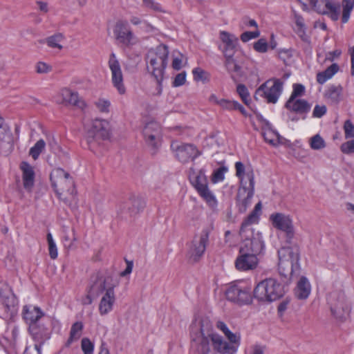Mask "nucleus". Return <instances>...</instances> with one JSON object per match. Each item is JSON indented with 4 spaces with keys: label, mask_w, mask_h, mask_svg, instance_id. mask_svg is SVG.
<instances>
[{
    "label": "nucleus",
    "mask_w": 354,
    "mask_h": 354,
    "mask_svg": "<svg viewBox=\"0 0 354 354\" xmlns=\"http://www.w3.org/2000/svg\"><path fill=\"white\" fill-rule=\"evenodd\" d=\"M261 211V203L259 202L252 212L243 221L239 232L243 239L239 252H248L257 257L264 250L265 245L261 234L259 232H254L250 227L252 224L258 223Z\"/></svg>",
    "instance_id": "f257e3e1"
},
{
    "label": "nucleus",
    "mask_w": 354,
    "mask_h": 354,
    "mask_svg": "<svg viewBox=\"0 0 354 354\" xmlns=\"http://www.w3.org/2000/svg\"><path fill=\"white\" fill-rule=\"evenodd\" d=\"M206 326H208V323ZM210 342L214 348L221 354H234L237 350L235 346L223 340L219 335L212 333L208 327L204 328L203 324L201 323L199 331L192 333V348L199 354H209Z\"/></svg>",
    "instance_id": "f03ea898"
},
{
    "label": "nucleus",
    "mask_w": 354,
    "mask_h": 354,
    "mask_svg": "<svg viewBox=\"0 0 354 354\" xmlns=\"http://www.w3.org/2000/svg\"><path fill=\"white\" fill-rule=\"evenodd\" d=\"M169 49L167 46L160 44L154 50H149L146 56L147 68L157 82V94L162 91V82L167 66Z\"/></svg>",
    "instance_id": "7ed1b4c3"
},
{
    "label": "nucleus",
    "mask_w": 354,
    "mask_h": 354,
    "mask_svg": "<svg viewBox=\"0 0 354 354\" xmlns=\"http://www.w3.org/2000/svg\"><path fill=\"white\" fill-rule=\"evenodd\" d=\"M279 274L286 279H290L298 274L299 265V248L297 245H286L278 251Z\"/></svg>",
    "instance_id": "20e7f679"
},
{
    "label": "nucleus",
    "mask_w": 354,
    "mask_h": 354,
    "mask_svg": "<svg viewBox=\"0 0 354 354\" xmlns=\"http://www.w3.org/2000/svg\"><path fill=\"white\" fill-rule=\"evenodd\" d=\"M109 123L106 120L96 118L86 127L85 140L89 150L96 153L102 142L109 138Z\"/></svg>",
    "instance_id": "39448f33"
},
{
    "label": "nucleus",
    "mask_w": 354,
    "mask_h": 354,
    "mask_svg": "<svg viewBox=\"0 0 354 354\" xmlns=\"http://www.w3.org/2000/svg\"><path fill=\"white\" fill-rule=\"evenodd\" d=\"M50 180L57 196L65 203L68 202V198H62L64 194L71 196L76 194L73 178L63 169L59 167L54 169L50 174Z\"/></svg>",
    "instance_id": "423d86ee"
},
{
    "label": "nucleus",
    "mask_w": 354,
    "mask_h": 354,
    "mask_svg": "<svg viewBox=\"0 0 354 354\" xmlns=\"http://www.w3.org/2000/svg\"><path fill=\"white\" fill-rule=\"evenodd\" d=\"M284 294V287L273 278L260 281L253 290V297L259 301L271 302L282 297Z\"/></svg>",
    "instance_id": "0eeeda50"
},
{
    "label": "nucleus",
    "mask_w": 354,
    "mask_h": 354,
    "mask_svg": "<svg viewBox=\"0 0 354 354\" xmlns=\"http://www.w3.org/2000/svg\"><path fill=\"white\" fill-rule=\"evenodd\" d=\"M119 285V279L108 271L97 272L91 276L90 285L88 287V292L93 295L98 296L100 294L109 288L114 289Z\"/></svg>",
    "instance_id": "6e6552de"
},
{
    "label": "nucleus",
    "mask_w": 354,
    "mask_h": 354,
    "mask_svg": "<svg viewBox=\"0 0 354 354\" xmlns=\"http://www.w3.org/2000/svg\"><path fill=\"white\" fill-rule=\"evenodd\" d=\"M246 59V57L241 53L227 55L225 57V67L234 83L239 82L245 77L244 68Z\"/></svg>",
    "instance_id": "1a4fd4ad"
},
{
    "label": "nucleus",
    "mask_w": 354,
    "mask_h": 354,
    "mask_svg": "<svg viewBox=\"0 0 354 354\" xmlns=\"http://www.w3.org/2000/svg\"><path fill=\"white\" fill-rule=\"evenodd\" d=\"M227 300L239 305L249 304L252 301V289L242 283L230 285L225 290Z\"/></svg>",
    "instance_id": "9d476101"
},
{
    "label": "nucleus",
    "mask_w": 354,
    "mask_h": 354,
    "mask_svg": "<svg viewBox=\"0 0 354 354\" xmlns=\"http://www.w3.org/2000/svg\"><path fill=\"white\" fill-rule=\"evenodd\" d=\"M246 177L249 180V185H241L237 194V205L239 212L244 213L248 207L251 204L252 198L254 194V172L248 171Z\"/></svg>",
    "instance_id": "9b49d317"
},
{
    "label": "nucleus",
    "mask_w": 354,
    "mask_h": 354,
    "mask_svg": "<svg viewBox=\"0 0 354 354\" xmlns=\"http://www.w3.org/2000/svg\"><path fill=\"white\" fill-rule=\"evenodd\" d=\"M171 149L174 153L175 157L183 163L194 160L201 154L194 145L183 143L178 140L171 142Z\"/></svg>",
    "instance_id": "f8f14e48"
},
{
    "label": "nucleus",
    "mask_w": 354,
    "mask_h": 354,
    "mask_svg": "<svg viewBox=\"0 0 354 354\" xmlns=\"http://www.w3.org/2000/svg\"><path fill=\"white\" fill-rule=\"evenodd\" d=\"M282 90L283 82L280 80H274L272 84H270V81H267L257 88L254 97L257 99L259 95L264 97L268 103L275 104L278 101Z\"/></svg>",
    "instance_id": "ddd939ff"
},
{
    "label": "nucleus",
    "mask_w": 354,
    "mask_h": 354,
    "mask_svg": "<svg viewBox=\"0 0 354 354\" xmlns=\"http://www.w3.org/2000/svg\"><path fill=\"white\" fill-rule=\"evenodd\" d=\"M270 220L274 227L284 232L286 243L292 245L293 243L295 231L292 220L290 216L282 213H274L270 216Z\"/></svg>",
    "instance_id": "4468645a"
},
{
    "label": "nucleus",
    "mask_w": 354,
    "mask_h": 354,
    "mask_svg": "<svg viewBox=\"0 0 354 354\" xmlns=\"http://www.w3.org/2000/svg\"><path fill=\"white\" fill-rule=\"evenodd\" d=\"M115 39L124 47H131L138 42V39L125 20L118 21L113 29Z\"/></svg>",
    "instance_id": "2eb2a0df"
},
{
    "label": "nucleus",
    "mask_w": 354,
    "mask_h": 354,
    "mask_svg": "<svg viewBox=\"0 0 354 354\" xmlns=\"http://www.w3.org/2000/svg\"><path fill=\"white\" fill-rule=\"evenodd\" d=\"M311 8L322 15H328L332 20L339 18L340 3L333 0H308Z\"/></svg>",
    "instance_id": "dca6fc26"
},
{
    "label": "nucleus",
    "mask_w": 354,
    "mask_h": 354,
    "mask_svg": "<svg viewBox=\"0 0 354 354\" xmlns=\"http://www.w3.org/2000/svg\"><path fill=\"white\" fill-rule=\"evenodd\" d=\"M209 232L207 229H204L201 232L198 240L194 239L187 252L189 260L193 263L197 262L204 254L206 245L209 241Z\"/></svg>",
    "instance_id": "f3484780"
},
{
    "label": "nucleus",
    "mask_w": 354,
    "mask_h": 354,
    "mask_svg": "<svg viewBox=\"0 0 354 354\" xmlns=\"http://www.w3.org/2000/svg\"><path fill=\"white\" fill-rule=\"evenodd\" d=\"M199 195L208 203L209 206L214 207L217 204L216 199L208 188L207 181L203 171L201 170L192 182Z\"/></svg>",
    "instance_id": "a211bd4d"
},
{
    "label": "nucleus",
    "mask_w": 354,
    "mask_h": 354,
    "mask_svg": "<svg viewBox=\"0 0 354 354\" xmlns=\"http://www.w3.org/2000/svg\"><path fill=\"white\" fill-rule=\"evenodd\" d=\"M109 67L111 71V81L113 86L116 88L120 94H124L126 89L123 84V74L120 62L114 53L110 55Z\"/></svg>",
    "instance_id": "6ab92c4d"
},
{
    "label": "nucleus",
    "mask_w": 354,
    "mask_h": 354,
    "mask_svg": "<svg viewBox=\"0 0 354 354\" xmlns=\"http://www.w3.org/2000/svg\"><path fill=\"white\" fill-rule=\"evenodd\" d=\"M328 304L330 305L331 313L337 319H344L345 315L349 312L348 306L342 293L331 294L328 298Z\"/></svg>",
    "instance_id": "aec40b11"
},
{
    "label": "nucleus",
    "mask_w": 354,
    "mask_h": 354,
    "mask_svg": "<svg viewBox=\"0 0 354 354\" xmlns=\"http://www.w3.org/2000/svg\"><path fill=\"white\" fill-rule=\"evenodd\" d=\"M15 303V297L10 287L7 283L0 281V312L8 313Z\"/></svg>",
    "instance_id": "412c9836"
},
{
    "label": "nucleus",
    "mask_w": 354,
    "mask_h": 354,
    "mask_svg": "<svg viewBox=\"0 0 354 354\" xmlns=\"http://www.w3.org/2000/svg\"><path fill=\"white\" fill-rule=\"evenodd\" d=\"M28 330L34 340L37 342V343L35 344V348L40 354L41 346L50 338L48 329L43 324L40 325L39 323L32 325V326L29 327Z\"/></svg>",
    "instance_id": "4be33fe9"
},
{
    "label": "nucleus",
    "mask_w": 354,
    "mask_h": 354,
    "mask_svg": "<svg viewBox=\"0 0 354 354\" xmlns=\"http://www.w3.org/2000/svg\"><path fill=\"white\" fill-rule=\"evenodd\" d=\"M60 95L62 98V104L64 105H72L80 109L86 107L85 102L79 97L76 91L64 88L61 90Z\"/></svg>",
    "instance_id": "5701e85b"
},
{
    "label": "nucleus",
    "mask_w": 354,
    "mask_h": 354,
    "mask_svg": "<svg viewBox=\"0 0 354 354\" xmlns=\"http://www.w3.org/2000/svg\"><path fill=\"white\" fill-rule=\"evenodd\" d=\"M44 316V313L37 306L29 305L23 308V317L29 327L39 324Z\"/></svg>",
    "instance_id": "b1692460"
},
{
    "label": "nucleus",
    "mask_w": 354,
    "mask_h": 354,
    "mask_svg": "<svg viewBox=\"0 0 354 354\" xmlns=\"http://www.w3.org/2000/svg\"><path fill=\"white\" fill-rule=\"evenodd\" d=\"M257 263V257L248 252H239V256L235 261V266L239 270H248L254 269Z\"/></svg>",
    "instance_id": "393cba45"
},
{
    "label": "nucleus",
    "mask_w": 354,
    "mask_h": 354,
    "mask_svg": "<svg viewBox=\"0 0 354 354\" xmlns=\"http://www.w3.org/2000/svg\"><path fill=\"white\" fill-rule=\"evenodd\" d=\"M284 106L290 112L301 115L302 119L306 118V115L311 108L310 104L306 100L302 99L288 100Z\"/></svg>",
    "instance_id": "a878e982"
},
{
    "label": "nucleus",
    "mask_w": 354,
    "mask_h": 354,
    "mask_svg": "<svg viewBox=\"0 0 354 354\" xmlns=\"http://www.w3.org/2000/svg\"><path fill=\"white\" fill-rule=\"evenodd\" d=\"M220 39L224 45L223 52L225 57H227V55L235 54L234 49L238 44V38L235 35L226 31H221Z\"/></svg>",
    "instance_id": "bb28decb"
},
{
    "label": "nucleus",
    "mask_w": 354,
    "mask_h": 354,
    "mask_svg": "<svg viewBox=\"0 0 354 354\" xmlns=\"http://www.w3.org/2000/svg\"><path fill=\"white\" fill-rule=\"evenodd\" d=\"M115 301L114 289L109 288L102 297L99 304V311L101 315H105L113 309Z\"/></svg>",
    "instance_id": "cd10ccee"
},
{
    "label": "nucleus",
    "mask_w": 354,
    "mask_h": 354,
    "mask_svg": "<svg viewBox=\"0 0 354 354\" xmlns=\"http://www.w3.org/2000/svg\"><path fill=\"white\" fill-rule=\"evenodd\" d=\"M160 133V126L158 123L151 122L143 129V136L148 145L156 147V138Z\"/></svg>",
    "instance_id": "c85d7f7f"
},
{
    "label": "nucleus",
    "mask_w": 354,
    "mask_h": 354,
    "mask_svg": "<svg viewBox=\"0 0 354 354\" xmlns=\"http://www.w3.org/2000/svg\"><path fill=\"white\" fill-rule=\"evenodd\" d=\"M145 207V202L142 198L132 196L125 203L124 209L130 216H133L142 211Z\"/></svg>",
    "instance_id": "c756f323"
},
{
    "label": "nucleus",
    "mask_w": 354,
    "mask_h": 354,
    "mask_svg": "<svg viewBox=\"0 0 354 354\" xmlns=\"http://www.w3.org/2000/svg\"><path fill=\"white\" fill-rule=\"evenodd\" d=\"M22 171L24 187L30 191L35 183V171L32 167L26 162H22L20 166Z\"/></svg>",
    "instance_id": "7c9ffc66"
},
{
    "label": "nucleus",
    "mask_w": 354,
    "mask_h": 354,
    "mask_svg": "<svg viewBox=\"0 0 354 354\" xmlns=\"http://www.w3.org/2000/svg\"><path fill=\"white\" fill-rule=\"evenodd\" d=\"M310 292V285L305 277H301L295 289V295L299 299H306Z\"/></svg>",
    "instance_id": "2f4dec72"
},
{
    "label": "nucleus",
    "mask_w": 354,
    "mask_h": 354,
    "mask_svg": "<svg viewBox=\"0 0 354 354\" xmlns=\"http://www.w3.org/2000/svg\"><path fill=\"white\" fill-rule=\"evenodd\" d=\"M83 328L82 322H76L71 326L69 337L65 344L66 347H69L73 342H77L81 337Z\"/></svg>",
    "instance_id": "473e14b6"
},
{
    "label": "nucleus",
    "mask_w": 354,
    "mask_h": 354,
    "mask_svg": "<svg viewBox=\"0 0 354 354\" xmlns=\"http://www.w3.org/2000/svg\"><path fill=\"white\" fill-rule=\"evenodd\" d=\"M342 87L340 85L330 86L325 93L326 97L333 104H337L342 100Z\"/></svg>",
    "instance_id": "72a5a7b5"
},
{
    "label": "nucleus",
    "mask_w": 354,
    "mask_h": 354,
    "mask_svg": "<svg viewBox=\"0 0 354 354\" xmlns=\"http://www.w3.org/2000/svg\"><path fill=\"white\" fill-rule=\"evenodd\" d=\"M339 70L337 64H333L325 71L319 72L317 74V81L319 84H323L328 80L330 79Z\"/></svg>",
    "instance_id": "f704fd0d"
},
{
    "label": "nucleus",
    "mask_w": 354,
    "mask_h": 354,
    "mask_svg": "<svg viewBox=\"0 0 354 354\" xmlns=\"http://www.w3.org/2000/svg\"><path fill=\"white\" fill-rule=\"evenodd\" d=\"M64 37L62 34L57 33L47 37L44 40H40L39 43L43 44L46 42L47 45L50 48H58L59 50H62L63 48V46L60 44V42H62L64 40Z\"/></svg>",
    "instance_id": "c9c22d12"
},
{
    "label": "nucleus",
    "mask_w": 354,
    "mask_h": 354,
    "mask_svg": "<svg viewBox=\"0 0 354 354\" xmlns=\"http://www.w3.org/2000/svg\"><path fill=\"white\" fill-rule=\"evenodd\" d=\"M342 15L341 17L342 22L345 24L348 22L351 12L354 7V0H342Z\"/></svg>",
    "instance_id": "e433bc0d"
},
{
    "label": "nucleus",
    "mask_w": 354,
    "mask_h": 354,
    "mask_svg": "<svg viewBox=\"0 0 354 354\" xmlns=\"http://www.w3.org/2000/svg\"><path fill=\"white\" fill-rule=\"evenodd\" d=\"M12 140V133L8 127L3 126V119L0 118V147L3 142L10 144Z\"/></svg>",
    "instance_id": "4c0bfd02"
},
{
    "label": "nucleus",
    "mask_w": 354,
    "mask_h": 354,
    "mask_svg": "<svg viewBox=\"0 0 354 354\" xmlns=\"http://www.w3.org/2000/svg\"><path fill=\"white\" fill-rule=\"evenodd\" d=\"M216 327L225 334L230 343L236 344L239 342V337H238L236 334L232 333L224 322H218Z\"/></svg>",
    "instance_id": "58836bf2"
},
{
    "label": "nucleus",
    "mask_w": 354,
    "mask_h": 354,
    "mask_svg": "<svg viewBox=\"0 0 354 354\" xmlns=\"http://www.w3.org/2000/svg\"><path fill=\"white\" fill-rule=\"evenodd\" d=\"M46 143L44 140H39L35 145L30 148L29 154L32 156L34 160H37L41 153V151L45 148Z\"/></svg>",
    "instance_id": "ea45409f"
},
{
    "label": "nucleus",
    "mask_w": 354,
    "mask_h": 354,
    "mask_svg": "<svg viewBox=\"0 0 354 354\" xmlns=\"http://www.w3.org/2000/svg\"><path fill=\"white\" fill-rule=\"evenodd\" d=\"M236 92L242 100L243 102L248 105L250 102V93L247 87L242 84H239L236 86Z\"/></svg>",
    "instance_id": "a19ab883"
},
{
    "label": "nucleus",
    "mask_w": 354,
    "mask_h": 354,
    "mask_svg": "<svg viewBox=\"0 0 354 354\" xmlns=\"http://www.w3.org/2000/svg\"><path fill=\"white\" fill-rule=\"evenodd\" d=\"M227 168L225 166L220 167L214 170L212 175V181L216 183L223 181L225 178V174L227 172Z\"/></svg>",
    "instance_id": "79ce46f5"
},
{
    "label": "nucleus",
    "mask_w": 354,
    "mask_h": 354,
    "mask_svg": "<svg viewBox=\"0 0 354 354\" xmlns=\"http://www.w3.org/2000/svg\"><path fill=\"white\" fill-rule=\"evenodd\" d=\"M47 241L48 244L49 255L52 259H55L58 255L57 249L50 233L47 234Z\"/></svg>",
    "instance_id": "37998d69"
},
{
    "label": "nucleus",
    "mask_w": 354,
    "mask_h": 354,
    "mask_svg": "<svg viewBox=\"0 0 354 354\" xmlns=\"http://www.w3.org/2000/svg\"><path fill=\"white\" fill-rule=\"evenodd\" d=\"M310 147L315 150L323 149L325 147V142L319 134H316L310 139Z\"/></svg>",
    "instance_id": "c03bdc74"
},
{
    "label": "nucleus",
    "mask_w": 354,
    "mask_h": 354,
    "mask_svg": "<svg viewBox=\"0 0 354 354\" xmlns=\"http://www.w3.org/2000/svg\"><path fill=\"white\" fill-rule=\"evenodd\" d=\"M194 79L196 81L205 82L208 79V74L201 68H195L192 71Z\"/></svg>",
    "instance_id": "a18cd8bd"
},
{
    "label": "nucleus",
    "mask_w": 354,
    "mask_h": 354,
    "mask_svg": "<svg viewBox=\"0 0 354 354\" xmlns=\"http://www.w3.org/2000/svg\"><path fill=\"white\" fill-rule=\"evenodd\" d=\"M81 347L84 354H93L94 345L88 338L84 337L82 339Z\"/></svg>",
    "instance_id": "49530a36"
},
{
    "label": "nucleus",
    "mask_w": 354,
    "mask_h": 354,
    "mask_svg": "<svg viewBox=\"0 0 354 354\" xmlns=\"http://www.w3.org/2000/svg\"><path fill=\"white\" fill-rule=\"evenodd\" d=\"M305 92V87L300 84H295L293 85V91L288 100H293L298 97H301Z\"/></svg>",
    "instance_id": "de8ad7c7"
},
{
    "label": "nucleus",
    "mask_w": 354,
    "mask_h": 354,
    "mask_svg": "<svg viewBox=\"0 0 354 354\" xmlns=\"http://www.w3.org/2000/svg\"><path fill=\"white\" fill-rule=\"evenodd\" d=\"M95 105L96 106L97 109L102 113L109 112V107L111 106V103L107 100L98 99L97 101H95Z\"/></svg>",
    "instance_id": "09e8293b"
},
{
    "label": "nucleus",
    "mask_w": 354,
    "mask_h": 354,
    "mask_svg": "<svg viewBox=\"0 0 354 354\" xmlns=\"http://www.w3.org/2000/svg\"><path fill=\"white\" fill-rule=\"evenodd\" d=\"M235 169H236V176L240 179L241 185H243V176H244V174L246 175V173H247V172L245 173L244 165L241 162H236L235 163ZM249 171V169H248L246 171ZM250 171H251V169H250ZM252 171H253L252 169Z\"/></svg>",
    "instance_id": "8fccbe9b"
},
{
    "label": "nucleus",
    "mask_w": 354,
    "mask_h": 354,
    "mask_svg": "<svg viewBox=\"0 0 354 354\" xmlns=\"http://www.w3.org/2000/svg\"><path fill=\"white\" fill-rule=\"evenodd\" d=\"M254 49L258 53H266L268 49V44L265 39L261 38L254 44Z\"/></svg>",
    "instance_id": "3c124183"
},
{
    "label": "nucleus",
    "mask_w": 354,
    "mask_h": 354,
    "mask_svg": "<svg viewBox=\"0 0 354 354\" xmlns=\"http://www.w3.org/2000/svg\"><path fill=\"white\" fill-rule=\"evenodd\" d=\"M344 131L346 138H354V124L350 120L344 122Z\"/></svg>",
    "instance_id": "603ef678"
},
{
    "label": "nucleus",
    "mask_w": 354,
    "mask_h": 354,
    "mask_svg": "<svg viewBox=\"0 0 354 354\" xmlns=\"http://www.w3.org/2000/svg\"><path fill=\"white\" fill-rule=\"evenodd\" d=\"M260 35V32L258 29L254 31H246L241 34V39L243 42H247L249 40L257 38Z\"/></svg>",
    "instance_id": "864d4df0"
},
{
    "label": "nucleus",
    "mask_w": 354,
    "mask_h": 354,
    "mask_svg": "<svg viewBox=\"0 0 354 354\" xmlns=\"http://www.w3.org/2000/svg\"><path fill=\"white\" fill-rule=\"evenodd\" d=\"M340 149L346 154L354 153V139L342 144Z\"/></svg>",
    "instance_id": "5fc2aeb1"
},
{
    "label": "nucleus",
    "mask_w": 354,
    "mask_h": 354,
    "mask_svg": "<svg viewBox=\"0 0 354 354\" xmlns=\"http://www.w3.org/2000/svg\"><path fill=\"white\" fill-rule=\"evenodd\" d=\"M264 140L272 145H277L278 142V135L274 134L273 132L264 133L263 134Z\"/></svg>",
    "instance_id": "6e6d98bb"
},
{
    "label": "nucleus",
    "mask_w": 354,
    "mask_h": 354,
    "mask_svg": "<svg viewBox=\"0 0 354 354\" xmlns=\"http://www.w3.org/2000/svg\"><path fill=\"white\" fill-rule=\"evenodd\" d=\"M236 102V101H231L225 99H221L219 102H218V105H219L221 108L224 109L234 110Z\"/></svg>",
    "instance_id": "4d7b16f0"
},
{
    "label": "nucleus",
    "mask_w": 354,
    "mask_h": 354,
    "mask_svg": "<svg viewBox=\"0 0 354 354\" xmlns=\"http://www.w3.org/2000/svg\"><path fill=\"white\" fill-rule=\"evenodd\" d=\"M186 81V73L182 72L178 73L174 78L173 86L175 87L180 86L185 84Z\"/></svg>",
    "instance_id": "13d9d810"
},
{
    "label": "nucleus",
    "mask_w": 354,
    "mask_h": 354,
    "mask_svg": "<svg viewBox=\"0 0 354 354\" xmlns=\"http://www.w3.org/2000/svg\"><path fill=\"white\" fill-rule=\"evenodd\" d=\"M326 106H319L316 105L314 108L313 112V117L314 118H321L326 113Z\"/></svg>",
    "instance_id": "bf43d9fd"
},
{
    "label": "nucleus",
    "mask_w": 354,
    "mask_h": 354,
    "mask_svg": "<svg viewBox=\"0 0 354 354\" xmlns=\"http://www.w3.org/2000/svg\"><path fill=\"white\" fill-rule=\"evenodd\" d=\"M76 241V238L75 236L74 231H72V236L71 237L69 235H65L63 237L64 245L65 248L68 249H71L73 245V242Z\"/></svg>",
    "instance_id": "052dcab7"
},
{
    "label": "nucleus",
    "mask_w": 354,
    "mask_h": 354,
    "mask_svg": "<svg viewBox=\"0 0 354 354\" xmlns=\"http://www.w3.org/2000/svg\"><path fill=\"white\" fill-rule=\"evenodd\" d=\"M296 32L298 36L301 39L302 41L305 42H310L309 37L306 34V28L303 27H297Z\"/></svg>",
    "instance_id": "680f3d73"
},
{
    "label": "nucleus",
    "mask_w": 354,
    "mask_h": 354,
    "mask_svg": "<svg viewBox=\"0 0 354 354\" xmlns=\"http://www.w3.org/2000/svg\"><path fill=\"white\" fill-rule=\"evenodd\" d=\"M182 57L183 55L179 54L178 56L173 58L171 66L174 70L179 71L182 68Z\"/></svg>",
    "instance_id": "e2e57ef3"
},
{
    "label": "nucleus",
    "mask_w": 354,
    "mask_h": 354,
    "mask_svg": "<svg viewBox=\"0 0 354 354\" xmlns=\"http://www.w3.org/2000/svg\"><path fill=\"white\" fill-rule=\"evenodd\" d=\"M51 70V67L44 62H39L37 64V72L38 73H47Z\"/></svg>",
    "instance_id": "0e129e2a"
},
{
    "label": "nucleus",
    "mask_w": 354,
    "mask_h": 354,
    "mask_svg": "<svg viewBox=\"0 0 354 354\" xmlns=\"http://www.w3.org/2000/svg\"><path fill=\"white\" fill-rule=\"evenodd\" d=\"M144 4L154 10H160V6L159 3L154 2L153 0H143Z\"/></svg>",
    "instance_id": "69168bd1"
},
{
    "label": "nucleus",
    "mask_w": 354,
    "mask_h": 354,
    "mask_svg": "<svg viewBox=\"0 0 354 354\" xmlns=\"http://www.w3.org/2000/svg\"><path fill=\"white\" fill-rule=\"evenodd\" d=\"M127 262V267L125 270L120 272V277H125L129 274L131 273L133 270V262L126 260Z\"/></svg>",
    "instance_id": "338daca9"
},
{
    "label": "nucleus",
    "mask_w": 354,
    "mask_h": 354,
    "mask_svg": "<svg viewBox=\"0 0 354 354\" xmlns=\"http://www.w3.org/2000/svg\"><path fill=\"white\" fill-rule=\"evenodd\" d=\"M88 291V294L85 296H84L82 298V304L83 305H90L91 304V303L93 302V297H94L95 295H93V294H90L88 292V290H87Z\"/></svg>",
    "instance_id": "774afa93"
}]
</instances>
